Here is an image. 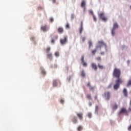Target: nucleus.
I'll list each match as a JSON object with an SVG mask.
<instances>
[{"label":"nucleus","instance_id":"obj_3","mask_svg":"<svg viewBox=\"0 0 131 131\" xmlns=\"http://www.w3.org/2000/svg\"><path fill=\"white\" fill-rule=\"evenodd\" d=\"M68 38V37L67 36H64L63 37V38L60 39V42L61 45L62 46H64V45H66L67 43V39Z\"/></svg>","mask_w":131,"mask_h":131},{"label":"nucleus","instance_id":"obj_29","mask_svg":"<svg viewBox=\"0 0 131 131\" xmlns=\"http://www.w3.org/2000/svg\"><path fill=\"white\" fill-rule=\"evenodd\" d=\"M82 63L83 64V66H84V67H86L88 66V63L84 61L82 62Z\"/></svg>","mask_w":131,"mask_h":131},{"label":"nucleus","instance_id":"obj_38","mask_svg":"<svg viewBox=\"0 0 131 131\" xmlns=\"http://www.w3.org/2000/svg\"><path fill=\"white\" fill-rule=\"evenodd\" d=\"M96 60H97V61H101V57H97Z\"/></svg>","mask_w":131,"mask_h":131},{"label":"nucleus","instance_id":"obj_17","mask_svg":"<svg viewBox=\"0 0 131 131\" xmlns=\"http://www.w3.org/2000/svg\"><path fill=\"white\" fill-rule=\"evenodd\" d=\"M97 50H98V49L96 48L95 49L92 51V55H95L97 53Z\"/></svg>","mask_w":131,"mask_h":131},{"label":"nucleus","instance_id":"obj_48","mask_svg":"<svg viewBox=\"0 0 131 131\" xmlns=\"http://www.w3.org/2000/svg\"><path fill=\"white\" fill-rule=\"evenodd\" d=\"M51 42H52V43H54L55 42V40L52 39V40H51Z\"/></svg>","mask_w":131,"mask_h":131},{"label":"nucleus","instance_id":"obj_12","mask_svg":"<svg viewBox=\"0 0 131 131\" xmlns=\"http://www.w3.org/2000/svg\"><path fill=\"white\" fill-rule=\"evenodd\" d=\"M47 57L50 59V60H52L53 59V54L50 53H47Z\"/></svg>","mask_w":131,"mask_h":131},{"label":"nucleus","instance_id":"obj_28","mask_svg":"<svg viewBox=\"0 0 131 131\" xmlns=\"http://www.w3.org/2000/svg\"><path fill=\"white\" fill-rule=\"evenodd\" d=\"M81 63H83V62H84V57L83 56H82L81 58Z\"/></svg>","mask_w":131,"mask_h":131},{"label":"nucleus","instance_id":"obj_13","mask_svg":"<svg viewBox=\"0 0 131 131\" xmlns=\"http://www.w3.org/2000/svg\"><path fill=\"white\" fill-rule=\"evenodd\" d=\"M41 29L43 30V31H47L48 30V28H47V26H43L41 27Z\"/></svg>","mask_w":131,"mask_h":131},{"label":"nucleus","instance_id":"obj_2","mask_svg":"<svg viewBox=\"0 0 131 131\" xmlns=\"http://www.w3.org/2000/svg\"><path fill=\"white\" fill-rule=\"evenodd\" d=\"M98 45V46H97L96 47V49H101V48H102V47L103 46H104L105 48H107V45L103 41H99Z\"/></svg>","mask_w":131,"mask_h":131},{"label":"nucleus","instance_id":"obj_27","mask_svg":"<svg viewBox=\"0 0 131 131\" xmlns=\"http://www.w3.org/2000/svg\"><path fill=\"white\" fill-rule=\"evenodd\" d=\"M73 122H74V123H76V122H77V120L76 119V118H74L72 120Z\"/></svg>","mask_w":131,"mask_h":131},{"label":"nucleus","instance_id":"obj_39","mask_svg":"<svg viewBox=\"0 0 131 131\" xmlns=\"http://www.w3.org/2000/svg\"><path fill=\"white\" fill-rule=\"evenodd\" d=\"M90 14H91L92 15V16L94 15V12H93V11L90 10Z\"/></svg>","mask_w":131,"mask_h":131},{"label":"nucleus","instance_id":"obj_7","mask_svg":"<svg viewBox=\"0 0 131 131\" xmlns=\"http://www.w3.org/2000/svg\"><path fill=\"white\" fill-rule=\"evenodd\" d=\"M111 96V94L109 92H107L104 93V97L105 99H106L107 100H109L110 99Z\"/></svg>","mask_w":131,"mask_h":131},{"label":"nucleus","instance_id":"obj_11","mask_svg":"<svg viewBox=\"0 0 131 131\" xmlns=\"http://www.w3.org/2000/svg\"><path fill=\"white\" fill-rule=\"evenodd\" d=\"M83 114H82V113H78L77 114V116H78V118L80 120H81V119L83 118Z\"/></svg>","mask_w":131,"mask_h":131},{"label":"nucleus","instance_id":"obj_18","mask_svg":"<svg viewBox=\"0 0 131 131\" xmlns=\"http://www.w3.org/2000/svg\"><path fill=\"white\" fill-rule=\"evenodd\" d=\"M98 68H99V69H103L104 68V67L103 66V65L100 64V63H98Z\"/></svg>","mask_w":131,"mask_h":131},{"label":"nucleus","instance_id":"obj_1","mask_svg":"<svg viewBox=\"0 0 131 131\" xmlns=\"http://www.w3.org/2000/svg\"><path fill=\"white\" fill-rule=\"evenodd\" d=\"M120 75H121L120 70L117 68H115L113 72V76L114 77H116L117 79L116 80V84L114 86V90L119 89L120 84L123 82L122 79L120 78Z\"/></svg>","mask_w":131,"mask_h":131},{"label":"nucleus","instance_id":"obj_34","mask_svg":"<svg viewBox=\"0 0 131 131\" xmlns=\"http://www.w3.org/2000/svg\"><path fill=\"white\" fill-rule=\"evenodd\" d=\"M88 116L89 118H92V114L91 113H89Z\"/></svg>","mask_w":131,"mask_h":131},{"label":"nucleus","instance_id":"obj_55","mask_svg":"<svg viewBox=\"0 0 131 131\" xmlns=\"http://www.w3.org/2000/svg\"><path fill=\"white\" fill-rule=\"evenodd\" d=\"M109 88H111V86H110Z\"/></svg>","mask_w":131,"mask_h":131},{"label":"nucleus","instance_id":"obj_46","mask_svg":"<svg viewBox=\"0 0 131 131\" xmlns=\"http://www.w3.org/2000/svg\"><path fill=\"white\" fill-rule=\"evenodd\" d=\"M125 48V46H122V50H124Z\"/></svg>","mask_w":131,"mask_h":131},{"label":"nucleus","instance_id":"obj_52","mask_svg":"<svg viewBox=\"0 0 131 131\" xmlns=\"http://www.w3.org/2000/svg\"><path fill=\"white\" fill-rule=\"evenodd\" d=\"M100 54H101V55H104V52H101Z\"/></svg>","mask_w":131,"mask_h":131},{"label":"nucleus","instance_id":"obj_24","mask_svg":"<svg viewBox=\"0 0 131 131\" xmlns=\"http://www.w3.org/2000/svg\"><path fill=\"white\" fill-rule=\"evenodd\" d=\"M112 34L113 36H114V35H115V30H114L113 29H112Z\"/></svg>","mask_w":131,"mask_h":131},{"label":"nucleus","instance_id":"obj_6","mask_svg":"<svg viewBox=\"0 0 131 131\" xmlns=\"http://www.w3.org/2000/svg\"><path fill=\"white\" fill-rule=\"evenodd\" d=\"M91 67L92 69H94V70H95V71H97V70H98V66H97V64L94 62H93L91 64Z\"/></svg>","mask_w":131,"mask_h":131},{"label":"nucleus","instance_id":"obj_9","mask_svg":"<svg viewBox=\"0 0 131 131\" xmlns=\"http://www.w3.org/2000/svg\"><path fill=\"white\" fill-rule=\"evenodd\" d=\"M57 31L58 33L61 34L62 33H63V32H64V29L62 27H60L58 28Z\"/></svg>","mask_w":131,"mask_h":131},{"label":"nucleus","instance_id":"obj_5","mask_svg":"<svg viewBox=\"0 0 131 131\" xmlns=\"http://www.w3.org/2000/svg\"><path fill=\"white\" fill-rule=\"evenodd\" d=\"M105 14L104 13H100L99 14V17L100 18V19H102L103 21H104V22H106L107 21V17L104 16Z\"/></svg>","mask_w":131,"mask_h":131},{"label":"nucleus","instance_id":"obj_16","mask_svg":"<svg viewBox=\"0 0 131 131\" xmlns=\"http://www.w3.org/2000/svg\"><path fill=\"white\" fill-rule=\"evenodd\" d=\"M81 7H82V8H85V2H82Z\"/></svg>","mask_w":131,"mask_h":131},{"label":"nucleus","instance_id":"obj_49","mask_svg":"<svg viewBox=\"0 0 131 131\" xmlns=\"http://www.w3.org/2000/svg\"><path fill=\"white\" fill-rule=\"evenodd\" d=\"M89 105L90 107L92 106V102H90Z\"/></svg>","mask_w":131,"mask_h":131},{"label":"nucleus","instance_id":"obj_10","mask_svg":"<svg viewBox=\"0 0 131 131\" xmlns=\"http://www.w3.org/2000/svg\"><path fill=\"white\" fill-rule=\"evenodd\" d=\"M58 82H59V81L57 80H54L53 81V86L54 88H55L56 86H58Z\"/></svg>","mask_w":131,"mask_h":131},{"label":"nucleus","instance_id":"obj_37","mask_svg":"<svg viewBox=\"0 0 131 131\" xmlns=\"http://www.w3.org/2000/svg\"><path fill=\"white\" fill-rule=\"evenodd\" d=\"M50 22H54V18L53 17H51L50 18Z\"/></svg>","mask_w":131,"mask_h":131},{"label":"nucleus","instance_id":"obj_25","mask_svg":"<svg viewBox=\"0 0 131 131\" xmlns=\"http://www.w3.org/2000/svg\"><path fill=\"white\" fill-rule=\"evenodd\" d=\"M41 72L42 74H43V75H45L46 74V71H45V70H43V69H41Z\"/></svg>","mask_w":131,"mask_h":131},{"label":"nucleus","instance_id":"obj_33","mask_svg":"<svg viewBox=\"0 0 131 131\" xmlns=\"http://www.w3.org/2000/svg\"><path fill=\"white\" fill-rule=\"evenodd\" d=\"M89 89L90 90V91H94V90H95V88L93 86H90L89 88Z\"/></svg>","mask_w":131,"mask_h":131},{"label":"nucleus","instance_id":"obj_20","mask_svg":"<svg viewBox=\"0 0 131 131\" xmlns=\"http://www.w3.org/2000/svg\"><path fill=\"white\" fill-rule=\"evenodd\" d=\"M50 51H51V48H49V47H48V48L46 49V53H47V54H49Z\"/></svg>","mask_w":131,"mask_h":131},{"label":"nucleus","instance_id":"obj_40","mask_svg":"<svg viewBox=\"0 0 131 131\" xmlns=\"http://www.w3.org/2000/svg\"><path fill=\"white\" fill-rule=\"evenodd\" d=\"M34 37H33V36H32V37H31V38H30V39H31V40H34Z\"/></svg>","mask_w":131,"mask_h":131},{"label":"nucleus","instance_id":"obj_30","mask_svg":"<svg viewBox=\"0 0 131 131\" xmlns=\"http://www.w3.org/2000/svg\"><path fill=\"white\" fill-rule=\"evenodd\" d=\"M99 110V106H96L95 107V112L96 113H98V111Z\"/></svg>","mask_w":131,"mask_h":131},{"label":"nucleus","instance_id":"obj_26","mask_svg":"<svg viewBox=\"0 0 131 131\" xmlns=\"http://www.w3.org/2000/svg\"><path fill=\"white\" fill-rule=\"evenodd\" d=\"M86 98L88 99V100H92V96L90 95H88L86 96Z\"/></svg>","mask_w":131,"mask_h":131},{"label":"nucleus","instance_id":"obj_31","mask_svg":"<svg viewBox=\"0 0 131 131\" xmlns=\"http://www.w3.org/2000/svg\"><path fill=\"white\" fill-rule=\"evenodd\" d=\"M55 57H59V52H55Z\"/></svg>","mask_w":131,"mask_h":131},{"label":"nucleus","instance_id":"obj_15","mask_svg":"<svg viewBox=\"0 0 131 131\" xmlns=\"http://www.w3.org/2000/svg\"><path fill=\"white\" fill-rule=\"evenodd\" d=\"M116 28H118V25L117 24V23H115L113 25V27L112 29H114L115 30Z\"/></svg>","mask_w":131,"mask_h":131},{"label":"nucleus","instance_id":"obj_51","mask_svg":"<svg viewBox=\"0 0 131 131\" xmlns=\"http://www.w3.org/2000/svg\"><path fill=\"white\" fill-rule=\"evenodd\" d=\"M128 111L129 112V111H130L131 112V107H129V108H128Z\"/></svg>","mask_w":131,"mask_h":131},{"label":"nucleus","instance_id":"obj_23","mask_svg":"<svg viewBox=\"0 0 131 131\" xmlns=\"http://www.w3.org/2000/svg\"><path fill=\"white\" fill-rule=\"evenodd\" d=\"M126 86L128 88V86H131V80H129L128 83L126 85Z\"/></svg>","mask_w":131,"mask_h":131},{"label":"nucleus","instance_id":"obj_45","mask_svg":"<svg viewBox=\"0 0 131 131\" xmlns=\"http://www.w3.org/2000/svg\"><path fill=\"white\" fill-rule=\"evenodd\" d=\"M128 130H131V125L128 127Z\"/></svg>","mask_w":131,"mask_h":131},{"label":"nucleus","instance_id":"obj_47","mask_svg":"<svg viewBox=\"0 0 131 131\" xmlns=\"http://www.w3.org/2000/svg\"><path fill=\"white\" fill-rule=\"evenodd\" d=\"M94 99L95 100H98V96H95Z\"/></svg>","mask_w":131,"mask_h":131},{"label":"nucleus","instance_id":"obj_44","mask_svg":"<svg viewBox=\"0 0 131 131\" xmlns=\"http://www.w3.org/2000/svg\"><path fill=\"white\" fill-rule=\"evenodd\" d=\"M82 41H84V40H85V37H83L82 38Z\"/></svg>","mask_w":131,"mask_h":131},{"label":"nucleus","instance_id":"obj_42","mask_svg":"<svg viewBox=\"0 0 131 131\" xmlns=\"http://www.w3.org/2000/svg\"><path fill=\"white\" fill-rule=\"evenodd\" d=\"M60 103H61V104H63L64 103V100L63 99H61L60 100Z\"/></svg>","mask_w":131,"mask_h":131},{"label":"nucleus","instance_id":"obj_8","mask_svg":"<svg viewBox=\"0 0 131 131\" xmlns=\"http://www.w3.org/2000/svg\"><path fill=\"white\" fill-rule=\"evenodd\" d=\"M83 30V22L82 21H81V26L79 28V33L81 34L82 33V31Z\"/></svg>","mask_w":131,"mask_h":131},{"label":"nucleus","instance_id":"obj_54","mask_svg":"<svg viewBox=\"0 0 131 131\" xmlns=\"http://www.w3.org/2000/svg\"><path fill=\"white\" fill-rule=\"evenodd\" d=\"M56 38H58V36H56Z\"/></svg>","mask_w":131,"mask_h":131},{"label":"nucleus","instance_id":"obj_53","mask_svg":"<svg viewBox=\"0 0 131 131\" xmlns=\"http://www.w3.org/2000/svg\"><path fill=\"white\" fill-rule=\"evenodd\" d=\"M69 81H70V78L69 79Z\"/></svg>","mask_w":131,"mask_h":131},{"label":"nucleus","instance_id":"obj_43","mask_svg":"<svg viewBox=\"0 0 131 131\" xmlns=\"http://www.w3.org/2000/svg\"><path fill=\"white\" fill-rule=\"evenodd\" d=\"M71 19H74V15H73V14H72L71 15Z\"/></svg>","mask_w":131,"mask_h":131},{"label":"nucleus","instance_id":"obj_36","mask_svg":"<svg viewBox=\"0 0 131 131\" xmlns=\"http://www.w3.org/2000/svg\"><path fill=\"white\" fill-rule=\"evenodd\" d=\"M93 20L94 21H97V18H96V16H95V15H93Z\"/></svg>","mask_w":131,"mask_h":131},{"label":"nucleus","instance_id":"obj_50","mask_svg":"<svg viewBox=\"0 0 131 131\" xmlns=\"http://www.w3.org/2000/svg\"><path fill=\"white\" fill-rule=\"evenodd\" d=\"M53 3H54V4H55V3H56V0H52Z\"/></svg>","mask_w":131,"mask_h":131},{"label":"nucleus","instance_id":"obj_19","mask_svg":"<svg viewBox=\"0 0 131 131\" xmlns=\"http://www.w3.org/2000/svg\"><path fill=\"white\" fill-rule=\"evenodd\" d=\"M117 108H118V105L117 104H115L113 107V109L114 110H117Z\"/></svg>","mask_w":131,"mask_h":131},{"label":"nucleus","instance_id":"obj_35","mask_svg":"<svg viewBox=\"0 0 131 131\" xmlns=\"http://www.w3.org/2000/svg\"><path fill=\"white\" fill-rule=\"evenodd\" d=\"M66 28H70V26H69V24H67L66 26Z\"/></svg>","mask_w":131,"mask_h":131},{"label":"nucleus","instance_id":"obj_41","mask_svg":"<svg viewBox=\"0 0 131 131\" xmlns=\"http://www.w3.org/2000/svg\"><path fill=\"white\" fill-rule=\"evenodd\" d=\"M87 86H89V88H91V83L89 82V83L87 84Z\"/></svg>","mask_w":131,"mask_h":131},{"label":"nucleus","instance_id":"obj_32","mask_svg":"<svg viewBox=\"0 0 131 131\" xmlns=\"http://www.w3.org/2000/svg\"><path fill=\"white\" fill-rule=\"evenodd\" d=\"M82 129V126H79L78 127V131H80Z\"/></svg>","mask_w":131,"mask_h":131},{"label":"nucleus","instance_id":"obj_4","mask_svg":"<svg viewBox=\"0 0 131 131\" xmlns=\"http://www.w3.org/2000/svg\"><path fill=\"white\" fill-rule=\"evenodd\" d=\"M119 115L120 114H124L126 116H127L128 115V112L126 111V109L125 108H122L121 111L119 112Z\"/></svg>","mask_w":131,"mask_h":131},{"label":"nucleus","instance_id":"obj_22","mask_svg":"<svg viewBox=\"0 0 131 131\" xmlns=\"http://www.w3.org/2000/svg\"><path fill=\"white\" fill-rule=\"evenodd\" d=\"M81 75L82 77H84V76H85V73H84V71H82L81 72Z\"/></svg>","mask_w":131,"mask_h":131},{"label":"nucleus","instance_id":"obj_14","mask_svg":"<svg viewBox=\"0 0 131 131\" xmlns=\"http://www.w3.org/2000/svg\"><path fill=\"white\" fill-rule=\"evenodd\" d=\"M123 93L125 97H127V90H126V89H124Z\"/></svg>","mask_w":131,"mask_h":131},{"label":"nucleus","instance_id":"obj_21","mask_svg":"<svg viewBox=\"0 0 131 131\" xmlns=\"http://www.w3.org/2000/svg\"><path fill=\"white\" fill-rule=\"evenodd\" d=\"M92 46H93V42H92V41H89V49H91V47H92Z\"/></svg>","mask_w":131,"mask_h":131}]
</instances>
